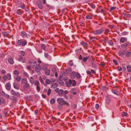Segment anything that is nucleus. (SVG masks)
<instances>
[{
  "mask_svg": "<svg viewBox=\"0 0 131 131\" xmlns=\"http://www.w3.org/2000/svg\"><path fill=\"white\" fill-rule=\"evenodd\" d=\"M29 63L33 68L35 69V71L36 72H39L42 69V67L39 64H37L36 61H32L29 62Z\"/></svg>",
  "mask_w": 131,
  "mask_h": 131,
  "instance_id": "1",
  "label": "nucleus"
},
{
  "mask_svg": "<svg viewBox=\"0 0 131 131\" xmlns=\"http://www.w3.org/2000/svg\"><path fill=\"white\" fill-rule=\"evenodd\" d=\"M57 101L61 105H64L67 104V102L64 99L61 97L58 98L57 99Z\"/></svg>",
  "mask_w": 131,
  "mask_h": 131,
  "instance_id": "2",
  "label": "nucleus"
},
{
  "mask_svg": "<svg viewBox=\"0 0 131 131\" xmlns=\"http://www.w3.org/2000/svg\"><path fill=\"white\" fill-rule=\"evenodd\" d=\"M103 31V28H101L93 30V33L95 35H100L102 34Z\"/></svg>",
  "mask_w": 131,
  "mask_h": 131,
  "instance_id": "3",
  "label": "nucleus"
},
{
  "mask_svg": "<svg viewBox=\"0 0 131 131\" xmlns=\"http://www.w3.org/2000/svg\"><path fill=\"white\" fill-rule=\"evenodd\" d=\"M34 84L36 86V89L37 91L39 92L40 90V88L39 86L40 84L39 81H35Z\"/></svg>",
  "mask_w": 131,
  "mask_h": 131,
  "instance_id": "4",
  "label": "nucleus"
},
{
  "mask_svg": "<svg viewBox=\"0 0 131 131\" xmlns=\"http://www.w3.org/2000/svg\"><path fill=\"white\" fill-rule=\"evenodd\" d=\"M11 94L14 96H19L20 95L19 93L18 92H15L13 90H12L11 91Z\"/></svg>",
  "mask_w": 131,
  "mask_h": 131,
  "instance_id": "5",
  "label": "nucleus"
},
{
  "mask_svg": "<svg viewBox=\"0 0 131 131\" xmlns=\"http://www.w3.org/2000/svg\"><path fill=\"white\" fill-rule=\"evenodd\" d=\"M72 84V81L71 80L69 79L68 81L66 82L65 84L67 87H70Z\"/></svg>",
  "mask_w": 131,
  "mask_h": 131,
  "instance_id": "6",
  "label": "nucleus"
},
{
  "mask_svg": "<svg viewBox=\"0 0 131 131\" xmlns=\"http://www.w3.org/2000/svg\"><path fill=\"white\" fill-rule=\"evenodd\" d=\"M21 35L23 38H27V33L24 31H22L21 33Z\"/></svg>",
  "mask_w": 131,
  "mask_h": 131,
  "instance_id": "7",
  "label": "nucleus"
},
{
  "mask_svg": "<svg viewBox=\"0 0 131 131\" xmlns=\"http://www.w3.org/2000/svg\"><path fill=\"white\" fill-rule=\"evenodd\" d=\"M5 87L7 90H9L11 88V85L9 83H6L5 85Z\"/></svg>",
  "mask_w": 131,
  "mask_h": 131,
  "instance_id": "8",
  "label": "nucleus"
},
{
  "mask_svg": "<svg viewBox=\"0 0 131 131\" xmlns=\"http://www.w3.org/2000/svg\"><path fill=\"white\" fill-rule=\"evenodd\" d=\"M25 84V85L23 86V89L24 90H26L29 87V85L28 84V82Z\"/></svg>",
  "mask_w": 131,
  "mask_h": 131,
  "instance_id": "9",
  "label": "nucleus"
},
{
  "mask_svg": "<svg viewBox=\"0 0 131 131\" xmlns=\"http://www.w3.org/2000/svg\"><path fill=\"white\" fill-rule=\"evenodd\" d=\"M13 86L17 90H18L19 89L20 85L14 83Z\"/></svg>",
  "mask_w": 131,
  "mask_h": 131,
  "instance_id": "10",
  "label": "nucleus"
},
{
  "mask_svg": "<svg viewBox=\"0 0 131 131\" xmlns=\"http://www.w3.org/2000/svg\"><path fill=\"white\" fill-rule=\"evenodd\" d=\"M22 84H24L28 82V81L26 78H23L21 82Z\"/></svg>",
  "mask_w": 131,
  "mask_h": 131,
  "instance_id": "11",
  "label": "nucleus"
},
{
  "mask_svg": "<svg viewBox=\"0 0 131 131\" xmlns=\"http://www.w3.org/2000/svg\"><path fill=\"white\" fill-rule=\"evenodd\" d=\"M80 44L82 45L84 47H87L88 46V43L83 41L81 42Z\"/></svg>",
  "mask_w": 131,
  "mask_h": 131,
  "instance_id": "12",
  "label": "nucleus"
},
{
  "mask_svg": "<svg viewBox=\"0 0 131 131\" xmlns=\"http://www.w3.org/2000/svg\"><path fill=\"white\" fill-rule=\"evenodd\" d=\"M30 82L32 84H33L34 83V80L33 78L32 77H30L29 79Z\"/></svg>",
  "mask_w": 131,
  "mask_h": 131,
  "instance_id": "13",
  "label": "nucleus"
},
{
  "mask_svg": "<svg viewBox=\"0 0 131 131\" xmlns=\"http://www.w3.org/2000/svg\"><path fill=\"white\" fill-rule=\"evenodd\" d=\"M105 101L106 103L107 104L109 103L111 101L110 98L108 96H107L105 97Z\"/></svg>",
  "mask_w": 131,
  "mask_h": 131,
  "instance_id": "14",
  "label": "nucleus"
},
{
  "mask_svg": "<svg viewBox=\"0 0 131 131\" xmlns=\"http://www.w3.org/2000/svg\"><path fill=\"white\" fill-rule=\"evenodd\" d=\"M8 62L10 64H14V61L13 59L11 58H9L8 59Z\"/></svg>",
  "mask_w": 131,
  "mask_h": 131,
  "instance_id": "15",
  "label": "nucleus"
},
{
  "mask_svg": "<svg viewBox=\"0 0 131 131\" xmlns=\"http://www.w3.org/2000/svg\"><path fill=\"white\" fill-rule=\"evenodd\" d=\"M75 76V72H72L70 74V77L72 79L74 78Z\"/></svg>",
  "mask_w": 131,
  "mask_h": 131,
  "instance_id": "16",
  "label": "nucleus"
},
{
  "mask_svg": "<svg viewBox=\"0 0 131 131\" xmlns=\"http://www.w3.org/2000/svg\"><path fill=\"white\" fill-rule=\"evenodd\" d=\"M76 89L75 88H72L71 90L70 91V92L71 93L73 94L74 95H76Z\"/></svg>",
  "mask_w": 131,
  "mask_h": 131,
  "instance_id": "17",
  "label": "nucleus"
},
{
  "mask_svg": "<svg viewBox=\"0 0 131 131\" xmlns=\"http://www.w3.org/2000/svg\"><path fill=\"white\" fill-rule=\"evenodd\" d=\"M89 56H88L86 57H83L82 61L85 62H86L87 60L89 58Z\"/></svg>",
  "mask_w": 131,
  "mask_h": 131,
  "instance_id": "18",
  "label": "nucleus"
},
{
  "mask_svg": "<svg viewBox=\"0 0 131 131\" xmlns=\"http://www.w3.org/2000/svg\"><path fill=\"white\" fill-rule=\"evenodd\" d=\"M50 73V70L49 69H47L45 70V74L47 75H49Z\"/></svg>",
  "mask_w": 131,
  "mask_h": 131,
  "instance_id": "19",
  "label": "nucleus"
},
{
  "mask_svg": "<svg viewBox=\"0 0 131 131\" xmlns=\"http://www.w3.org/2000/svg\"><path fill=\"white\" fill-rule=\"evenodd\" d=\"M128 44L127 43H125L122 45V47L123 48H127L128 47Z\"/></svg>",
  "mask_w": 131,
  "mask_h": 131,
  "instance_id": "20",
  "label": "nucleus"
},
{
  "mask_svg": "<svg viewBox=\"0 0 131 131\" xmlns=\"http://www.w3.org/2000/svg\"><path fill=\"white\" fill-rule=\"evenodd\" d=\"M14 74L15 75L18 76L19 74V72L17 70H15L14 71Z\"/></svg>",
  "mask_w": 131,
  "mask_h": 131,
  "instance_id": "21",
  "label": "nucleus"
},
{
  "mask_svg": "<svg viewBox=\"0 0 131 131\" xmlns=\"http://www.w3.org/2000/svg\"><path fill=\"white\" fill-rule=\"evenodd\" d=\"M127 69L128 72H131V66L130 65H128L127 67Z\"/></svg>",
  "mask_w": 131,
  "mask_h": 131,
  "instance_id": "22",
  "label": "nucleus"
},
{
  "mask_svg": "<svg viewBox=\"0 0 131 131\" xmlns=\"http://www.w3.org/2000/svg\"><path fill=\"white\" fill-rule=\"evenodd\" d=\"M16 79L17 81L19 82L21 80V78L20 76H18L16 77Z\"/></svg>",
  "mask_w": 131,
  "mask_h": 131,
  "instance_id": "23",
  "label": "nucleus"
},
{
  "mask_svg": "<svg viewBox=\"0 0 131 131\" xmlns=\"http://www.w3.org/2000/svg\"><path fill=\"white\" fill-rule=\"evenodd\" d=\"M55 100L54 98L51 99L50 100V103L51 104H53L55 102Z\"/></svg>",
  "mask_w": 131,
  "mask_h": 131,
  "instance_id": "24",
  "label": "nucleus"
},
{
  "mask_svg": "<svg viewBox=\"0 0 131 131\" xmlns=\"http://www.w3.org/2000/svg\"><path fill=\"white\" fill-rule=\"evenodd\" d=\"M124 51H121L119 52L118 54L120 56H123L124 54Z\"/></svg>",
  "mask_w": 131,
  "mask_h": 131,
  "instance_id": "25",
  "label": "nucleus"
},
{
  "mask_svg": "<svg viewBox=\"0 0 131 131\" xmlns=\"http://www.w3.org/2000/svg\"><path fill=\"white\" fill-rule=\"evenodd\" d=\"M17 13L19 15H21L22 13V10L20 9L17 10Z\"/></svg>",
  "mask_w": 131,
  "mask_h": 131,
  "instance_id": "26",
  "label": "nucleus"
},
{
  "mask_svg": "<svg viewBox=\"0 0 131 131\" xmlns=\"http://www.w3.org/2000/svg\"><path fill=\"white\" fill-rule=\"evenodd\" d=\"M38 6L39 8L40 9H42L43 8L42 5L41 3H38Z\"/></svg>",
  "mask_w": 131,
  "mask_h": 131,
  "instance_id": "27",
  "label": "nucleus"
},
{
  "mask_svg": "<svg viewBox=\"0 0 131 131\" xmlns=\"http://www.w3.org/2000/svg\"><path fill=\"white\" fill-rule=\"evenodd\" d=\"M71 80L72 81V86H75L76 84V83L75 81L73 79Z\"/></svg>",
  "mask_w": 131,
  "mask_h": 131,
  "instance_id": "28",
  "label": "nucleus"
},
{
  "mask_svg": "<svg viewBox=\"0 0 131 131\" xmlns=\"http://www.w3.org/2000/svg\"><path fill=\"white\" fill-rule=\"evenodd\" d=\"M23 59V57L20 55L18 56V60L19 61H21Z\"/></svg>",
  "mask_w": 131,
  "mask_h": 131,
  "instance_id": "29",
  "label": "nucleus"
},
{
  "mask_svg": "<svg viewBox=\"0 0 131 131\" xmlns=\"http://www.w3.org/2000/svg\"><path fill=\"white\" fill-rule=\"evenodd\" d=\"M41 48L44 50H45L46 47L45 45L43 44H41Z\"/></svg>",
  "mask_w": 131,
  "mask_h": 131,
  "instance_id": "30",
  "label": "nucleus"
},
{
  "mask_svg": "<svg viewBox=\"0 0 131 131\" xmlns=\"http://www.w3.org/2000/svg\"><path fill=\"white\" fill-rule=\"evenodd\" d=\"M125 41V38L123 37L121 38L120 39V41L121 42L123 43Z\"/></svg>",
  "mask_w": 131,
  "mask_h": 131,
  "instance_id": "31",
  "label": "nucleus"
},
{
  "mask_svg": "<svg viewBox=\"0 0 131 131\" xmlns=\"http://www.w3.org/2000/svg\"><path fill=\"white\" fill-rule=\"evenodd\" d=\"M63 90L60 89L59 90L58 93L59 95H61L63 93Z\"/></svg>",
  "mask_w": 131,
  "mask_h": 131,
  "instance_id": "32",
  "label": "nucleus"
},
{
  "mask_svg": "<svg viewBox=\"0 0 131 131\" xmlns=\"http://www.w3.org/2000/svg\"><path fill=\"white\" fill-rule=\"evenodd\" d=\"M27 44V42L26 41H23L21 42L22 46H24L26 45Z\"/></svg>",
  "mask_w": 131,
  "mask_h": 131,
  "instance_id": "33",
  "label": "nucleus"
},
{
  "mask_svg": "<svg viewBox=\"0 0 131 131\" xmlns=\"http://www.w3.org/2000/svg\"><path fill=\"white\" fill-rule=\"evenodd\" d=\"M0 100L1 102L3 103H5V102L4 99L2 97H1L0 98Z\"/></svg>",
  "mask_w": 131,
  "mask_h": 131,
  "instance_id": "34",
  "label": "nucleus"
},
{
  "mask_svg": "<svg viewBox=\"0 0 131 131\" xmlns=\"http://www.w3.org/2000/svg\"><path fill=\"white\" fill-rule=\"evenodd\" d=\"M46 83L47 84H49L51 83L50 81L48 79H47L46 80Z\"/></svg>",
  "mask_w": 131,
  "mask_h": 131,
  "instance_id": "35",
  "label": "nucleus"
},
{
  "mask_svg": "<svg viewBox=\"0 0 131 131\" xmlns=\"http://www.w3.org/2000/svg\"><path fill=\"white\" fill-rule=\"evenodd\" d=\"M122 115L123 116H126L127 115V113L126 112H123L122 113Z\"/></svg>",
  "mask_w": 131,
  "mask_h": 131,
  "instance_id": "36",
  "label": "nucleus"
},
{
  "mask_svg": "<svg viewBox=\"0 0 131 131\" xmlns=\"http://www.w3.org/2000/svg\"><path fill=\"white\" fill-rule=\"evenodd\" d=\"M75 75L76 77L78 79L80 78L81 77L79 73H75Z\"/></svg>",
  "mask_w": 131,
  "mask_h": 131,
  "instance_id": "37",
  "label": "nucleus"
},
{
  "mask_svg": "<svg viewBox=\"0 0 131 131\" xmlns=\"http://www.w3.org/2000/svg\"><path fill=\"white\" fill-rule=\"evenodd\" d=\"M6 76L7 78V79L8 80H10V79H11V75L10 74H8Z\"/></svg>",
  "mask_w": 131,
  "mask_h": 131,
  "instance_id": "38",
  "label": "nucleus"
},
{
  "mask_svg": "<svg viewBox=\"0 0 131 131\" xmlns=\"http://www.w3.org/2000/svg\"><path fill=\"white\" fill-rule=\"evenodd\" d=\"M21 42L22 41L20 40H18L17 42V44L18 45H20L21 44Z\"/></svg>",
  "mask_w": 131,
  "mask_h": 131,
  "instance_id": "39",
  "label": "nucleus"
},
{
  "mask_svg": "<svg viewBox=\"0 0 131 131\" xmlns=\"http://www.w3.org/2000/svg\"><path fill=\"white\" fill-rule=\"evenodd\" d=\"M91 7L93 9H94L96 7L95 5L94 4H92L91 5Z\"/></svg>",
  "mask_w": 131,
  "mask_h": 131,
  "instance_id": "40",
  "label": "nucleus"
},
{
  "mask_svg": "<svg viewBox=\"0 0 131 131\" xmlns=\"http://www.w3.org/2000/svg\"><path fill=\"white\" fill-rule=\"evenodd\" d=\"M86 19H92V17L90 16L89 15H87L86 17Z\"/></svg>",
  "mask_w": 131,
  "mask_h": 131,
  "instance_id": "41",
  "label": "nucleus"
},
{
  "mask_svg": "<svg viewBox=\"0 0 131 131\" xmlns=\"http://www.w3.org/2000/svg\"><path fill=\"white\" fill-rule=\"evenodd\" d=\"M131 54V53L129 51H128L126 53V55L127 57H129Z\"/></svg>",
  "mask_w": 131,
  "mask_h": 131,
  "instance_id": "42",
  "label": "nucleus"
},
{
  "mask_svg": "<svg viewBox=\"0 0 131 131\" xmlns=\"http://www.w3.org/2000/svg\"><path fill=\"white\" fill-rule=\"evenodd\" d=\"M51 92V90L50 89H48L47 91V94L49 95L50 94Z\"/></svg>",
  "mask_w": 131,
  "mask_h": 131,
  "instance_id": "43",
  "label": "nucleus"
},
{
  "mask_svg": "<svg viewBox=\"0 0 131 131\" xmlns=\"http://www.w3.org/2000/svg\"><path fill=\"white\" fill-rule=\"evenodd\" d=\"M115 10V7H112L110 8V11L111 12H112V11L113 10Z\"/></svg>",
  "mask_w": 131,
  "mask_h": 131,
  "instance_id": "44",
  "label": "nucleus"
},
{
  "mask_svg": "<svg viewBox=\"0 0 131 131\" xmlns=\"http://www.w3.org/2000/svg\"><path fill=\"white\" fill-rule=\"evenodd\" d=\"M21 7L23 9H26V7L24 5H22L21 6Z\"/></svg>",
  "mask_w": 131,
  "mask_h": 131,
  "instance_id": "45",
  "label": "nucleus"
},
{
  "mask_svg": "<svg viewBox=\"0 0 131 131\" xmlns=\"http://www.w3.org/2000/svg\"><path fill=\"white\" fill-rule=\"evenodd\" d=\"M69 64L71 66H72L73 65V62L71 61H69Z\"/></svg>",
  "mask_w": 131,
  "mask_h": 131,
  "instance_id": "46",
  "label": "nucleus"
},
{
  "mask_svg": "<svg viewBox=\"0 0 131 131\" xmlns=\"http://www.w3.org/2000/svg\"><path fill=\"white\" fill-rule=\"evenodd\" d=\"M92 67L93 68H95L96 67V66L93 63H92Z\"/></svg>",
  "mask_w": 131,
  "mask_h": 131,
  "instance_id": "47",
  "label": "nucleus"
},
{
  "mask_svg": "<svg viewBox=\"0 0 131 131\" xmlns=\"http://www.w3.org/2000/svg\"><path fill=\"white\" fill-rule=\"evenodd\" d=\"M117 69L119 71H120L122 70V68L121 67H118Z\"/></svg>",
  "mask_w": 131,
  "mask_h": 131,
  "instance_id": "48",
  "label": "nucleus"
},
{
  "mask_svg": "<svg viewBox=\"0 0 131 131\" xmlns=\"http://www.w3.org/2000/svg\"><path fill=\"white\" fill-rule=\"evenodd\" d=\"M39 80H40V82L41 83H42V84L44 83V82L42 80V79L41 78H40V79H39Z\"/></svg>",
  "mask_w": 131,
  "mask_h": 131,
  "instance_id": "49",
  "label": "nucleus"
},
{
  "mask_svg": "<svg viewBox=\"0 0 131 131\" xmlns=\"http://www.w3.org/2000/svg\"><path fill=\"white\" fill-rule=\"evenodd\" d=\"M108 43L110 45H112L113 44V41H112L110 40L108 42Z\"/></svg>",
  "mask_w": 131,
  "mask_h": 131,
  "instance_id": "50",
  "label": "nucleus"
},
{
  "mask_svg": "<svg viewBox=\"0 0 131 131\" xmlns=\"http://www.w3.org/2000/svg\"><path fill=\"white\" fill-rule=\"evenodd\" d=\"M120 93L118 91H115V94H116L117 95H119Z\"/></svg>",
  "mask_w": 131,
  "mask_h": 131,
  "instance_id": "51",
  "label": "nucleus"
},
{
  "mask_svg": "<svg viewBox=\"0 0 131 131\" xmlns=\"http://www.w3.org/2000/svg\"><path fill=\"white\" fill-rule=\"evenodd\" d=\"M21 54L23 56H24L25 55V52L24 51H21Z\"/></svg>",
  "mask_w": 131,
  "mask_h": 131,
  "instance_id": "52",
  "label": "nucleus"
},
{
  "mask_svg": "<svg viewBox=\"0 0 131 131\" xmlns=\"http://www.w3.org/2000/svg\"><path fill=\"white\" fill-rule=\"evenodd\" d=\"M126 17H127L129 18L131 17V15L129 14H127L126 15Z\"/></svg>",
  "mask_w": 131,
  "mask_h": 131,
  "instance_id": "53",
  "label": "nucleus"
},
{
  "mask_svg": "<svg viewBox=\"0 0 131 131\" xmlns=\"http://www.w3.org/2000/svg\"><path fill=\"white\" fill-rule=\"evenodd\" d=\"M47 68L46 66H45L44 65L43 67H42V69L44 71L47 69Z\"/></svg>",
  "mask_w": 131,
  "mask_h": 131,
  "instance_id": "54",
  "label": "nucleus"
},
{
  "mask_svg": "<svg viewBox=\"0 0 131 131\" xmlns=\"http://www.w3.org/2000/svg\"><path fill=\"white\" fill-rule=\"evenodd\" d=\"M49 56V54L47 53H45V56L47 58Z\"/></svg>",
  "mask_w": 131,
  "mask_h": 131,
  "instance_id": "55",
  "label": "nucleus"
},
{
  "mask_svg": "<svg viewBox=\"0 0 131 131\" xmlns=\"http://www.w3.org/2000/svg\"><path fill=\"white\" fill-rule=\"evenodd\" d=\"M99 107V105L98 104H96L95 105V108L96 109H97Z\"/></svg>",
  "mask_w": 131,
  "mask_h": 131,
  "instance_id": "56",
  "label": "nucleus"
},
{
  "mask_svg": "<svg viewBox=\"0 0 131 131\" xmlns=\"http://www.w3.org/2000/svg\"><path fill=\"white\" fill-rule=\"evenodd\" d=\"M7 78L6 77V76H4L3 77V79L4 81H6L7 80Z\"/></svg>",
  "mask_w": 131,
  "mask_h": 131,
  "instance_id": "57",
  "label": "nucleus"
},
{
  "mask_svg": "<svg viewBox=\"0 0 131 131\" xmlns=\"http://www.w3.org/2000/svg\"><path fill=\"white\" fill-rule=\"evenodd\" d=\"M86 72L87 74H88L89 75H90L91 74V72L90 71L88 70H87L86 71Z\"/></svg>",
  "mask_w": 131,
  "mask_h": 131,
  "instance_id": "58",
  "label": "nucleus"
},
{
  "mask_svg": "<svg viewBox=\"0 0 131 131\" xmlns=\"http://www.w3.org/2000/svg\"><path fill=\"white\" fill-rule=\"evenodd\" d=\"M91 73H93L94 74L95 73V70L93 69H91Z\"/></svg>",
  "mask_w": 131,
  "mask_h": 131,
  "instance_id": "59",
  "label": "nucleus"
},
{
  "mask_svg": "<svg viewBox=\"0 0 131 131\" xmlns=\"http://www.w3.org/2000/svg\"><path fill=\"white\" fill-rule=\"evenodd\" d=\"M24 74L26 77H27L28 76V74L26 72H24Z\"/></svg>",
  "mask_w": 131,
  "mask_h": 131,
  "instance_id": "60",
  "label": "nucleus"
},
{
  "mask_svg": "<svg viewBox=\"0 0 131 131\" xmlns=\"http://www.w3.org/2000/svg\"><path fill=\"white\" fill-rule=\"evenodd\" d=\"M1 72L2 74H5L6 73V71L4 70H2Z\"/></svg>",
  "mask_w": 131,
  "mask_h": 131,
  "instance_id": "61",
  "label": "nucleus"
},
{
  "mask_svg": "<svg viewBox=\"0 0 131 131\" xmlns=\"http://www.w3.org/2000/svg\"><path fill=\"white\" fill-rule=\"evenodd\" d=\"M38 110H36L35 111V115H36L37 114V113H38Z\"/></svg>",
  "mask_w": 131,
  "mask_h": 131,
  "instance_id": "62",
  "label": "nucleus"
},
{
  "mask_svg": "<svg viewBox=\"0 0 131 131\" xmlns=\"http://www.w3.org/2000/svg\"><path fill=\"white\" fill-rule=\"evenodd\" d=\"M37 62L40 63H42L41 61L39 59H38Z\"/></svg>",
  "mask_w": 131,
  "mask_h": 131,
  "instance_id": "63",
  "label": "nucleus"
},
{
  "mask_svg": "<svg viewBox=\"0 0 131 131\" xmlns=\"http://www.w3.org/2000/svg\"><path fill=\"white\" fill-rule=\"evenodd\" d=\"M123 70L125 72L126 71V68L125 67H123Z\"/></svg>",
  "mask_w": 131,
  "mask_h": 131,
  "instance_id": "64",
  "label": "nucleus"
}]
</instances>
